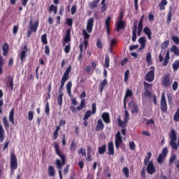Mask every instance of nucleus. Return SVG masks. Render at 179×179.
Instances as JSON below:
<instances>
[{
  "label": "nucleus",
  "instance_id": "f257e3e1",
  "mask_svg": "<svg viewBox=\"0 0 179 179\" xmlns=\"http://www.w3.org/2000/svg\"><path fill=\"white\" fill-rule=\"evenodd\" d=\"M94 24V18L91 17L87 20L86 29L83 30V35L84 36V47L85 49L87 48L89 45L88 38H90V35L88 33L93 31V26ZM87 30V31H86Z\"/></svg>",
  "mask_w": 179,
  "mask_h": 179
},
{
  "label": "nucleus",
  "instance_id": "f03ea898",
  "mask_svg": "<svg viewBox=\"0 0 179 179\" xmlns=\"http://www.w3.org/2000/svg\"><path fill=\"white\" fill-rule=\"evenodd\" d=\"M54 147L56 154L57 155V156H59V157H60L62 160L61 162V160L59 159H56L57 167V169H59V170H61V169H62V166H65L66 163L65 155H64V153L61 152V150L59 149V145L58 144V143L55 142Z\"/></svg>",
  "mask_w": 179,
  "mask_h": 179
},
{
  "label": "nucleus",
  "instance_id": "7ed1b4c3",
  "mask_svg": "<svg viewBox=\"0 0 179 179\" xmlns=\"http://www.w3.org/2000/svg\"><path fill=\"white\" fill-rule=\"evenodd\" d=\"M72 71V66H69L65 72L63 74V76L61 80L60 87L59 88V93H62V90H64V86H65V83L69 79V74Z\"/></svg>",
  "mask_w": 179,
  "mask_h": 179
},
{
  "label": "nucleus",
  "instance_id": "20e7f679",
  "mask_svg": "<svg viewBox=\"0 0 179 179\" xmlns=\"http://www.w3.org/2000/svg\"><path fill=\"white\" fill-rule=\"evenodd\" d=\"M117 125L119 127H121L122 128H125V127H127V123L128 122V121H129V113L128 112V110H124V117L123 122L121 120V115L117 116Z\"/></svg>",
  "mask_w": 179,
  "mask_h": 179
},
{
  "label": "nucleus",
  "instance_id": "39448f33",
  "mask_svg": "<svg viewBox=\"0 0 179 179\" xmlns=\"http://www.w3.org/2000/svg\"><path fill=\"white\" fill-rule=\"evenodd\" d=\"M155 71H156L155 66H151L150 68V71L146 73L145 77L147 82H153L155 80Z\"/></svg>",
  "mask_w": 179,
  "mask_h": 179
},
{
  "label": "nucleus",
  "instance_id": "423d86ee",
  "mask_svg": "<svg viewBox=\"0 0 179 179\" xmlns=\"http://www.w3.org/2000/svg\"><path fill=\"white\" fill-rule=\"evenodd\" d=\"M10 169L13 174L15 173V170L17 169V158L16 157V155H15L14 152L11 154L10 157Z\"/></svg>",
  "mask_w": 179,
  "mask_h": 179
},
{
  "label": "nucleus",
  "instance_id": "0eeeda50",
  "mask_svg": "<svg viewBox=\"0 0 179 179\" xmlns=\"http://www.w3.org/2000/svg\"><path fill=\"white\" fill-rule=\"evenodd\" d=\"M169 153V150H167V147H165L162 150V152L159 155L157 158V163L159 164H163L164 163V159H166V156H167Z\"/></svg>",
  "mask_w": 179,
  "mask_h": 179
},
{
  "label": "nucleus",
  "instance_id": "6e6552de",
  "mask_svg": "<svg viewBox=\"0 0 179 179\" xmlns=\"http://www.w3.org/2000/svg\"><path fill=\"white\" fill-rule=\"evenodd\" d=\"M160 108L162 113L167 112V110H168L167 101L166 100V95L164 94V92L162 93V95L161 102H160Z\"/></svg>",
  "mask_w": 179,
  "mask_h": 179
},
{
  "label": "nucleus",
  "instance_id": "1a4fd4ad",
  "mask_svg": "<svg viewBox=\"0 0 179 179\" xmlns=\"http://www.w3.org/2000/svg\"><path fill=\"white\" fill-rule=\"evenodd\" d=\"M171 83H173V81H171L170 80V73L165 74L162 78L163 86L167 89V87H171Z\"/></svg>",
  "mask_w": 179,
  "mask_h": 179
},
{
  "label": "nucleus",
  "instance_id": "9d476101",
  "mask_svg": "<svg viewBox=\"0 0 179 179\" xmlns=\"http://www.w3.org/2000/svg\"><path fill=\"white\" fill-rule=\"evenodd\" d=\"M30 22L29 25V29L31 30V31H34V33H36L37 31V29H38V24L39 22L38 20L35 21L33 22V20L31 19V17H30Z\"/></svg>",
  "mask_w": 179,
  "mask_h": 179
},
{
  "label": "nucleus",
  "instance_id": "9b49d317",
  "mask_svg": "<svg viewBox=\"0 0 179 179\" xmlns=\"http://www.w3.org/2000/svg\"><path fill=\"white\" fill-rule=\"evenodd\" d=\"M147 173L148 174H150V176H153L156 173V167H155V164H153V161H150L147 166Z\"/></svg>",
  "mask_w": 179,
  "mask_h": 179
},
{
  "label": "nucleus",
  "instance_id": "f8f14e48",
  "mask_svg": "<svg viewBox=\"0 0 179 179\" xmlns=\"http://www.w3.org/2000/svg\"><path fill=\"white\" fill-rule=\"evenodd\" d=\"M22 50L21 52L20 53V58L21 60L22 64L26 61V57H27V51H29V49L27 48V45H24L22 48Z\"/></svg>",
  "mask_w": 179,
  "mask_h": 179
},
{
  "label": "nucleus",
  "instance_id": "ddd939ff",
  "mask_svg": "<svg viewBox=\"0 0 179 179\" xmlns=\"http://www.w3.org/2000/svg\"><path fill=\"white\" fill-rule=\"evenodd\" d=\"M121 143H122V137L121 136V133H120V131H117L115 138V145L116 149H120Z\"/></svg>",
  "mask_w": 179,
  "mask_h": 179
},
{
  "label": "nucleus",
  "instance_id": "4468645a",
  "mask_svg": "<svg viewBox=\"0 0 179 179\" xmlns=\"http://www.w3.org/2000/svg\"><path fill=\"white\" fill-rule=\"evenodd\" d=\"M111 23V17H108L105 21V29H106V34L107 36H110L111 34L110 31V24Z\"/></svg>",
  "mask_w": 179,
  "mask_h": 179
},
{
  "label": "nucleus",
  "instance_id": "2eb2a0df",
  "mask_svg": "<svg viewBox=\"0 0 179 179\" xmlns=\"http://www.w3.org/2000/svg\"><path fill=\"white\" fill-rule=\"evenodd\" d=\"M101 118L105 124H110L111 122V119H110V113L107 112H104L102 113Z\"/></svg>",
  "mask_w": 179,
  "mask_h": 179
},
{
  "label": "nucleus",
  "instance_id": "dca6fc26",
  "mask_svg": "<svg viewBox=\"0 0 179 179\" xmlns=\"http://www.w3.org/2000/svg\"><path fill=\"white\" fill-rule=\"evenodd\" d=\"M103 129H104V123H103V120H101V119H99L97 120L95 131H103Z\"/></svg>",
  "mask_w": 179,
  "mask_h": 179
},
{
  "label": "nucleus",
  "instance_id": "f3484780",
  "mask_svg": "<svg viewBox=\"0 0 179 179\" xmlns=\"http://www.w3.org/2000/svg\"><path fill=\"white\" fill-rule=\"evenodd\" d=\"M143 33L147 36L148 40H152V30L149 27H145L143 29Z\"/></svg>",
  "mask_w": 179,
  "mask_h": 179
},
{
  "label": "nucleus",
  "instance_id": "a211bd4d",
  "mask_svg": "<svg viewBox=\"0 0 179 179\" xmlns=\"http://www.w3.org/2000/svg\"><path fill=\"white\" fill-rule=\"evenodd\" d=\"M107 83H108L107 78H104L103 81L99 83V89L101 94V93H103V90H104V87L107 86Z\"/></svg>",
  "mask_w": 179,
  "mask_h": 179
},
{
  "label": "nucleus",
  "instance_id": "6ab92c4d",
  "mask_svg": "<svg viewBox=\"0 0 179 179\" xmlns=\"http://www.w3.org/2000/svg\"><path fill=\"white\" fill-rule=\"evenodd\" d=\"M138 30V26L136 25V23H134L133 29H132V37L131 40L133 43H135L136 41V31Z\"/></svg>",
  "mask_w": 179,
  "mask_h": 179
},
{
  "label": "nucleus",
  "instance_id": "aec40b11",
  "mask_svg": "<svg viewBox=\"0 0 179 179\" xmlns=\"http://www.w3.org/2000/svg\"><path fill=\"white\" fill-rule=\"evenodd\" d=\"M125 29V21H118L117 23L116 31Z\"/></svg>",
  "mask_w": 179,
  "mask_h": 179
},
{
  "label": "nucleus",
  "instance_id": "412c9836",
  "mask_svg": "<svg viewBox=\"0 0 179 179\" xmlns=\"http://www.w3.org/2000/svg\"><path fill=\"white\" fill-rule=\"evenodd\" d=\"M108 155H110L113 156L114 155V143L113 141H110L108 144Z\"/></svg>",
  "mask_w": 179,
  "mask_h": 179
},
{
  "label": "nucleus",
  "instance_id": "4be33fe9",
  "mask_svg": "<svg viewBox=\"0 0 179 179\" xmlns=\"http://www.w3.org/2000/svg\"><path fill=\"white\" fill-rule=\"evenodd\" d=\"M64 43H69L71 41V29H67L66 35L63 39Z\"/></svg>",
  "mask_w": 179,
  "mask_h": 179
},
{
  "label": "nucleus",
  "instance_id": "5701e85b",
  "mask_svg": "<svg viewBox=\"0 0 179 179\" xmlns=\"http://www.w3.org/2000/svg\"><path fill=\"white\" fill-rule=\"evenodd\" d=\"M9 121L13 124V125H15V108H12L11 110L9 113Z\"/></svg>",
  "mask_w": 179,
  "mask_h": 179
},
{
  "label": "nucleus",
  "instance_id": "b1692460",
  "mask_svg": "<svg viewBox=\"0 0 179 179\" xmlns=\"http://www.w3.org/2000/svg\"><path fill=\"white\" fill-rule=\"evenodd\" d=\"M66 90H67V93L69 96V97H71V99H72L73 96H72V82L69 81L66 84Z\"/></svg>",
  "mask_w": 179,
  "mask_h": 179
},
{
  "label": "nucleus",
  "instance_id": "393cba45",
  "mask_svg": "<svg viewBox=\"0 0 179 179\" xmlns=\"http://www.w3.org/2000/svg\"><path fill=\"white\" fill-rule=\"evenodd\" d=\"M169 59H170V50H167L165 58L164 59V62L162 63V66H167Z\"/></svg>",
  "mask_w": 179,
  "mask_h": 179
},
{
  "label": "nucleus",
  "instance_id": "a878e982",
  "mask_svg": "<svg viewBox=\"0 0 179 179\" xmlns=\"http://www.w3.org/2000/svg\"><path fill=\"white\" fill-rule=\"evenodd\" d=\"M3 55L6 57L8 55V52H9V45L7 43H5L2 47Z\"/></svg>",
  "mask_w": 179,
  "mask_h": 179
},
{
  "label": "nucleus",
  "instance_id": "bb28decb",
  "mask_svg": "<svg viewBox=\"0 0 179 179\" xmlns=\"http://www.w3.org/2000/svg\"><path fill=\"white\" fill-rule=\"evenodd\" d=\"M48 173L49 177H55V169H54V166H49L48 168Z\"/></svg>",
  "mask_w": 179,
  "mask_h": 179
},
{
  "label": "nucleus",
  "instance_id": "cd10ccee",
  "mask_svg": "<svg viewBox=\"0 0 179 179\" xmlns=\"http://www.w3.org/2000/svg\"><path fill=\"white\" fill-rule=\"evenodd\" d=\"M138 43L141 45L140 50H143V48H145V47H146V37H141L138 39Z\"/></svg>",
  "mask_w": 179,
  "mask_h": 179
},
{
  "label": "nucleus",
  "instance_id": "c85d7f7f",
  "mask_svg": "<svg viewBox=\"0 0 179 179\" xmlns=\"http://www.w3.org/2000/svg\"><path fill=\"white\" fill-rule=\"evenodd\" d=\"M171 19H173V13H172V8L170 7L169 11L167 14V20H166L167 24H170V23H171Z\"/></svg>",
  "mask_w": 179,
  "mask_h": 179
},
{
  "label": "nucleus",
  "instance_id": "c756f323",
  "mask_svg": "<svg viewBox=\"0 0 179 179\" xmlns=\"http://www.w3.org/2000/svg\"><path fill=\"white\" fill-rule=\"evenodd\" d=\"M145 18V15H142L138 22V26L137 27L138 30L142 31L143 30V19Z\"/></svg>",
  "mask_w": 179,
  "mask_h": 179
},
{
  "label": "nucleus",
  "instance_id": "7c9ffc66",
  "mask_svg": "<svg viewBox=\"0 0 179 179\" xmlns=\"http://www.w3.org/2000/svg\"><path fill=\"white\" fill-rule=\"evenodd\" d=\"M169 138L171 141H177V133H176V130H174V129H171Z\"/></svg>",
  "mask_w": 179,
  "mask_h": 179
},
{
  "label": "nucleus",
  "instance_id": "2f4dec72",
  "mask_svg": "<svg viewBox=\"0 0 179 179\" xmlns=\"http://www.w3.org/2000/svg\"><path fill=\"white\" fill-rule=\"evenodd\" d=\"M106 150H107V145H106V144L98 148V152L99 155H104V153H106Z\"/></svg>",
  "mask_w": 179,
  "mask_h": 179
},
{
  "label": "nucleus",
  "instance_id": "473e14b6",
  "mask_svg": "<svg viewBox=\"0 0 179 179\" xmlns=\"http://www.w3.org/2000/svg\"><path fill=\"white\" fill-rule=\"evenodd\" d=\"M5 131L3 130V127L2 124L0 125V142H3L5 139Z\"/></svg>",
  "mask_w": 179,
  "mask_h": 179
},
{
  "label": "nucleus",
  "instance_id": "72a5a7b5",
  "mask_svg": "<svg viewBox=\"0 0 179 179\" xmlns=\"http://www.w3.org/2000/svg\"><path fill=\"white\" fill-rule=\"evenodd\" d=\"M167 3V0H162V1L159 4V8L160 10H164L166 9V7L164 6H166Z\"/></svg>",
  "mask_w": 179,
  "mask_h": 179
},
{
  "label": "nucleus",
  "instance_id": "f704fd0d",
  "mask_svg": "<svg viewBox=\"0 0 179 179\" xmlns=\"http://www.w3.org/2000/svg\"><path fill=\"white\" fill-rule=\"evenodd\" d=\"M171 52H174L175 55L179 57V49L176 45H173L171 48Z\"/></svg>",
  "mask_w": 179,
  "mask_h": 179
},
{
  "label": "nucleus",
  "instance_id": "c9c22d12",
  "mask_svg": "<svg viewBox=\"0 0 179 179\" xmlns=\"http://www.w3.org/2000/svg\"><path fill=\"white\" fill-rule=\"evenodd\" d=\"M99 6V3L97 1H92L89 3V8L90 9H92V10L96 9Z\"/></svg>",
  "mask_w": 179,
  "mask_h": 179
},
{
  "label": "nucleus",
  "instance_id": "e433bc0d",
  "mask_svg": "<svg viewBox=\"0 0 179 179\" xmlns=\"http://www.w3.org/2000/svg\"><path fill=\"white\" fill-rule=\"evenodd\" d=\"M101 5V13H104V12L107 10V4H106V0H102Z\"/></svg>",
  "mask_w": 179,
  "mask_h": 179
},
{
  "label": "nucleus",
  "instance_id": "4c0bfd02",
  "mask_svg": "<svg viewBox=\"0 0 179 179\" xmlns=\"http://www.w3.org/2000/svg\"><path fill=\"white\" fill-rule=\"evenodd\" d=\"M106 68H110V55L106 54L105 55V66Z\"/></svg>",
  "mask_w": 179,
  "mask_h": 179
},
{
  "label": "nucleus",
  "instance_id": "58836bf2",
  "mask_svg": "<svg viewBox=\"0 0 179 179\" xmlns=\"http://www.w3.org/2000/svg\"><path fill=\"white\" fill-rule=\"evenodd\" d=\"M8 80L7 81V86H10L11 90H13V78L8 76Z\"/></svg>",
  "mask_w": 179,
  "mask_h": 179
},
{
  "label": "nucleus",
  "instance_id": "ea45409f",
  "mask_svg": "<svg viewBox=\"0 0 179 179\" xmlns=\"http://www.w3.org/2000/svg\"><path fill=\"white\" fill-rule=\"evenodd\" d=\"M3 124L4 125L5 129H9V122L8 121V117H6V116L3 117Z\"/></svg>",
  "mask_w": 179,
  "mask_h": 179
},
{
  "label": "nucleus",
  "instance_id": "a19ab883",
  "mask_svg": "<svg viewBox=\"0 0 179 179\" xmlns=\"http://www.w3.org/2000/svg\"><path fill=\"white\" fill-rule=\"evenodd\" d=\"M92 114H93L92 113V110H87L84 115L83 121L89 120V118H90V117L92 116Z\"/></svg>",
  "mask_w": 179,
  "mask_h": 179
},
{
  "label": "nucleus",
  "instance_id": "79ce46f5",
  "mask_svg": "<svg viewBox=\"0 0 179 179\" xmlns=\"http://www.w3.org/2000/svg\"><path fill=\"white\" fill-rule=\"evenodd\" d=\"M41 40L42 41V44H44L45 45L48 44V41L47 40V34H44L41 36Z\"/></svg>",
  "mask_w": 179,
  "mask_h": 179
},
{
  "label": "nucleus",
  "instance_id": "37998d69",
  "mask_svg": "<svg viewBox=\"0 0 179 179\" xmlns=\"http://www.w3.org/2000/svg\"><path fill=\"white\" fill-rule=\"evenodd\" d=\"M45 113L47 117H50V103L48 101L46 102L45 106Z\"/></svg>",
  "mask_w": 179,
  "mask_h": 179
},
{
  "label": "nucleus",
  "instance_id": "c03bdc74",
  "mask_svg": "<svg viewBox=\"0 0 179 179\" xmlns=\"http://www.w3.org/2000/svg\"><path fill=\"white\" fill-rule=\"evenodd\" d=\"M172 68L173 71H178L179 69V60H176L173 64H172Z\"/></svg>",
  "mask_w": 179,
  "mask_h": 179
},
{
  "label": "nucleus",
  "instance_id": "a18cd8bd",
  "mask_svg": "<svg viewBox=\"0 0 179 179\" xmlns=\"http://www.w3.org/2000/svg\"><path fill=\"white\" fill-rule=\"evenodd\" d=\"M134 96V93L132 92V90H127L125 93L124 99L127 100L128 97H132Z\"/></svg>",
  "mask_w": 179,
  "mask_h": 179
},
{
  "label": "nucleus",
  "instance_id": "49530a36",
  "mask_svg": "<svg viewBox=\"0 0 179 179\" xmlns=\"http://www.w3.org/2000/svg\"><path fill=\"white\" fill-rule=\"evenodd\" d=\"M62 97H64L63 93H61L59 95L57 96V103L59 106H62V103H63Z\"/></svg>",
  "mask_w": 179,
  "mask_h": 179
},
{
  "label": "nucleus",
  "instance_id": "de8ad7c7",
  "mask_svg": "<svg viewBox=\"0 0 179 179\" xmlns=\"http://www.w3.org/2000/svg\"><path fill=\"white\" fill-rule=\"evenodd\" d=\"M78 149V145H76V143H75V141H72L70 145V150L71 152H75Z\"/></svg>",
  "mask_w": 179,
  "mask_h": 179
},
{
  "label": "nucleus",
  "instance_id": "09e8293b",
  "mask_svg": "<svg viewBox=\"0 0 179 179\" xmlns=\"http://www.w3.org/2000/svg\"><path fill=\"white\" fill-rule=\"evenodd\" d=\"M177 141H170V145L171 146L172 149H174L175 150H177L178 149V145L176 143Z\"/></svg>",
  "mask_w": 179,
  "mask_h": 179
},
{
  "label": "nucleus",
  "instance_id": "8fccbe9b",
  "mask_svg": "<svg viewBox=\"0 0 179 179\" xmlns=\"http://www.w3.org/2000/svg\"><path fill=\"white\" fill-rule=\"evenodd\" d=\"M177 159V155L173 154L171 155V157L169 159V166H171L174 162H176V159Z\"/></svg>",
  "mask_w": 179,
  "mask_h": 179
},
{
  "label": "nucleus",
  "instance_id": "3c124183",
  "mask_svg": "<svg viewBox=\"0 0 179 179\" xmlns=\"http://www.w3.org/2000/svg\"><path fill=\"white\" fill-rule=\"evenodd\" d=\"M170 44V41H169V40L165 41L161 45V48L162 50H166V48H167V47H169V45Z\"/></svg>",
  "mask_w": 179,
  "mask_h": 179
},
{
  "label": "nucleus",
  "instance_id": "603ef678",
  "mask_svg": "<svg viewBox=\"0 0 179 179\" xmlns=\"http://www.w3.org/2000/svg\"><path fill=\"white\" fill-rule=\"evenodd\" d=\"M122 171L126 178H128L129 177V169L127 167H124Z\"/></svg>",
  "mask_w": 179,
  "mask_h": 179
},
{
  "label": "nucleus",
  "instance_id": "864d4df0",
  "mask_svg": "<svg viewBox=\"0 0 179 179\" xmlns=\"http://www.w3.org/2000/svg\"><path fill=\"white\" fill-rule=\"evenodd\" d=\"M132 114H138L139 113V108H138V105H134L133 106V109L131 110Z\"/></svg>",
  "mask_w": 179,
  "mask_h": 179
},
{
  "label": "nucleus",
  "instance_id": "5fc2aeb1",
  "mask_svg": "<svg viewBox=\"0 0 179 179\" xmlns=\"http://www.w3.org/2000/svg\"><path fill=\"white\" fill-rule=\"evenodd\" d=\"M96 47L99 48V50H103V42H101V40L98 39L96 41Z\"/></svg>",
  "mask_w": 179,
  "mask_h": 179
},
{
  "label": "nucleus",
  "instance_id": "6e6d98bb",
  "mask_svg": "<svg viewBox=\"0 0 179 179\" xmlns=\"http://www.w3.org/2000/svg\"><path fill=\"white\" fill-rule=\"evenodd\" d=\"M3 66V58H2L1 56H0V75H2L3 71L2 70V68Z\"/></svg>",
  "mask_w": 179,
  "mask_h": 179
},
{
  "label": "nucleus",
  "instance_id": "4d7b16f0",
  "mask_svg": "<svg viewBox=\"0 0 179 179\" xmlns=\"http://www.w3.org/2000/svg\"><path fill=\"white\" fill-rule=\"evenodd\" d=\"M173 120L176 122H178L179 121V109L175 113Z\"/></svg>",
  "mask_w": 179,
  "mask_h": 179
},
{
  "label": "nucleus",
  "instance_id": "13d9d810",
  "mask_svg": "<svg viewBox=\"0 0 179 179\" xmlns=\"http://www.w3.org/2000/svg\"><path fill=\"white\" fill-rule=\"evenodd\" d=\"M64 52L66 54H69V52H71V43H68V45L65 46Z\"/></svg>",
  "mask_w": 179,
  "mask_h": 179
},
{
  "label": "nucleus",
  "instance_id": "bf43d9fd",
  "mask_svg": "<svg viewBox=\"0 0 179 179\" xmlns=\"http://www.w3.org/2000/svg\"><path fill=\"white\" fill-rule=\"evenodd\" d=\"M33 118H34V113L33 111H29L28 113V120H29V121H33Z\"/></svg>",
  "mask_w": 179,
  "mask_h": 179
},
{
  "label": "nucleus",
  "instance_id": "052dcab7",
  "mask_svg": "<svg viewBox=\"0 0 179 179\" xmlns=\"http://www.w3.org/2000/svg\"><path fill=\"white\" fill-rule=\"evenodd\" d=\"M172 89L173 92L177 91V89H178V83L177 81H174L172 85Z\"/></svg>",
  "mask_w": 179,
  "mask_h": 179
},
{
  "label": "nucleus",
  "instance_id": "680f3d73",
  "mask_svg": "<svg viewBox=\"0 0 179 179\" xmlns=\"http://www.w3.org/2000/svg\"><path fill=\"white\" fill-rule=\"evenodd\" d=\"M78 153L86 157V150L85 148H80Z\"/></svg>",
  "mask_w": 179,
  "mask_h": 179
},
{
  "label": "nucleus",
  "instance_id": "e2e57ef3",
  "mask_svg": "<svg viewBox=\"0 0 179 179\" xmlns=\"http://www.w3.org/2000/svg\"><path fill=\"white\" fill-rule=\"evenodd\" d=\"M92 111H91V112L92 113V114H96V112L97 111L96 103H92Z\"/></svg>",
  "mask_w": 179,
  "mask_h": 179
},
{
  "label": "nucleus",
  "instance_id": "0e129e2a",
  "mask_svg": "<svg viewBox=\"0 0 179 179\" xmlns=\"http://www.w3.org/2000/svg\"><path fill=\"white\" fill-rule=\"evenodd\" d=\"M129 148L131 150H135L136 149V145H135V142L131 141L129 143Z\"/></svg>",
  "mask_w": 179,
  "mask_h": 179
},
{
  "label": "nucleus",
  "instance_id": "69168bd1",
  "mask_svg": "<svg viewBox=\"0 0 179 179\" xmlns=\"http://www.w3.org/2000/svg\"><path fill=\"white\" fill-rule=\"evenodd\" d=\"M129 77V70L125 71L124 73V82L127 83L128 82V78Z\"/></svg>",
  "mask_w": 179,
  "mask_h": 179
},
{
  "label": "nucleus",
  "instance_id": "338daca9",
  "mask_svg": "<svg viewBox=\"0 0 179 179\" xmlns=\"http://www.w3.org/2000/svg\"><path fill=\"white\" fill-rule=\"evenodd\" d=\"M172 40L174 43L178 45L179 44V38L178 36H172Z\"/></svg>",
  "mask_w": 179,
  "mask_h": 179
},
{
  "label": "nucleus",
  "instance_id": "774afa93",
  "mask_svg": "<svg viewBox=\"0 0 179 179\" xmlns=\"http://www.w3.org/2000/svg\"><path fill=\"white\" fill-rule=\"evenodd\" d=\"M117 44V41L115 39H111L110 41V47L113 48L114 45Z\"/></svg>",
  "mask_w": 179,
  "mask_h": 179
}]
</instances>
